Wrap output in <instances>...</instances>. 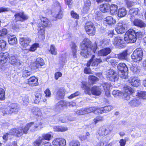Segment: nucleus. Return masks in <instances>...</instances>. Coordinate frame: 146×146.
<instances>
[{
	"label": "nucleus",
	"instance_id": "nucleus-1",
	"mask_svg": "<svg viewBox=\"0 0 146 146\" xmlns=\"http://www.w3.org/2000/svg\"><path fill=\"white\" fill-rule=\"evenodd\" d=\"M99 42L96 43L95 46H92L91 42L88 38H85L81 43V48L82 51L80 53L81 56L85 58H88L92 52L95 53L97 48V45L101 46L102 44L107 45L110 42L109 39H101Z\"/></svg>",
	"mask_w": 146,
	"mask_h": 146
},
{
	"label": "nucleus",
	"instance_id": "nucleus-27",
	"mask_svg": "<svg viewBox=\"0 0 146 146\" xmlns=\"http://www.w3.org/2000/svg\"><path fill=\"white\" fill-rule=\"evenodd\" d=\"M111 49L109 48H107L100 50L98 52V55L100 56H106L111 52Z\"/></svg>",
	"mask_w": 146,
	"mask_h": 146
},
{
	"label": "nucleus",
	"instance_id": "nucleus-4",
	"mask_svg": "<svg viewBox=\"0 0 146 146\" xmlns=\"http://www.w3.org/2000/svg\"><path fill=\"white\" fill-rule=\"evenodd\" d=\"M36 126H35V123L32 122L28 123L24 127H19L17 128L18 130L19 135L21 136L23 133L26 134L29 129L31 131H34L36 129Z\"/></svg>",
	"mask_w": 146,
	"mask_h": 146
},
{
	"label": "nucleus",
	"instance_id": "nucleus-36",
	"mask_svg": "<svg viewBox=\"0 0 146 146\" xmlns=\"http://www.w3.org/2000/svg\"><path fill=\"white\" fill-rule=\"evenodd\" d=\"M9 43L13 45L16 44L17 42V40L16 37L14 36H9L8 37Z\"/></svg>",
	"mask_w": 146,
	"mask_h": 146
},
{
	"label": "nucleus",
	"instance_id": "nucleus-59",
	"mask_svg": "<svg viewBox=\"0 0 146 146\" xmlns=\"http://www.w3.org/2000/svg\"><path fill=\"white\" fill-rule=\"evenodd\" d=\"M125 1L128 7H131L134 5V3L130 0H125Z\"/></svg>",
	"mask_w": 146,
	"mask_h": 146
},
{
	"label": "nucleus",
	"instance_id": "nucleus-6",
	"mask_svg": "<svg viewBox=\"0 0 146 146\" xmlns=\"http://www.w3.org/2000/svg\"><path fill=\"white\" fill-rule=\"evenodd\" d=\"M143 52L140 48H137L133 52L131 56L132 59L135 62H138L142 60Z\"/></svg>",
	"mask_w": 146,
	"mask_h": 146
},
{
	"label": "nucleus",
	"instance_id": "nucleus-14",
	"mask_svg": "<svg viewBox=\"0 0 146 146\" xmlns=\"http://www.w3.org/2000/svg\"><path fill=\"white\" fill-rule=\"evenodd\" d=\"M18 132L17 128L13 129H11L8 133L4 135L3 137V139L6 141L8 138H10L11 136L12 135H15L17 137H20V136L18 134L19 133Z\"/></svg>",
	"mask_w": 146,
	"mask_h": 146
},
{
	"label": "nucleus",
	"instance_id": "nucleus-49",
	"mask_svg": "<svg viewBox=\"0 0 146 146\" xmlns=\"http://www.w3.org/2000/svg\"><path fill=\"white\" fill-rule=\"evenodd\" d=\"M5 99V91L2 88H0V100L3 101Z\"/></svg>",
	"mask_w": 146,
	"mask_h": 146
},
{
	"label": "nucleus",
	"instance_id": "nucleus-24",
	"mask_svg": "<svg viewBox=\"0 0 146 146\" xmlns=\"http://www.w3.org/2000/svg\"><path fill=\"white\" fill-rule=\"evenodd\" d=\"M103 23L104 24H108L109 25H112L115 23L116 21L112 17L108 16L104 19Z\"/></svg>",
	"mask_w": 146,
	"mask_h": 146
},
{
	"label": "nucleus",
	"instance_id": "nucleus-18",
	"mask_svg": "<svg viewBox=\"0 0 146 146\" xmlns=\"http://www.w3.org/2000/svg\"><path fill=\"white\" fill-rule=\"evenodd\" d=\"M54 146H65L66 145V140L63 138L55 139L52 141Z\"/></svg>",
	"mask_w": 146,
	"mask_h": 146
},
{
	"label": "nucleus",
	"instance_id": "nucleus-12",
	"mask_svg": "<svg viewBox=\"0 0 146 146\" xmlns=\"http://www.w3.org/2000/svg\"><path fill=\"white\" fill-rule=\"evenodd\" d=\"M133 89L127 86H124L122 91L124 99L126 100H129L130 98V95L133 93Z\"/></svg>",
	"mask_w": 146,
	"mask_h": 146
},
{
	"label": "nucleus",
	"instance_id": "nucleus-29",
	"mask_svg": "<svg viewBox=\"0 0 146 146\" xmlns=\"http://www.w3.org/2000/svg\"><path fill=\"white\" fill-rule=\"evenodd\" d=\"M68 106V102L66 101H61L58 102L56 106V110H58L64 107Z\"/></svg>",
	"mask_w": 146,
	"mask_h": 146
},
{
	"label": "nucleus",
	"instance_id": "nucleus-61",
	"mask_svg": "<svg viewBox=\"0 0 146 146\" xmlns=\"http://www.w3.org/2000/svg\"><path fill=\"white\" fill-rule=\"evenodd\" d=\"M121 72V74H119L121 77L124 78H127L128 74L127 71H124Z\"/></svg>",
	"mask_w": 146,
	"mask_h": 146
},
{
	"label": "nucleus",
	"instance_id": "nucleus-25",
	"mask_svg": "<svg viewBox=\"0 0 146 146\" xmlns=\"http://www.w3.org/2000/svg\"><path fill=\"white\" fill-rule=\"evenodd\" d=\"M111 86L110 83H105L103 84L100 86V87H103L104 88L105 92V94L108 97H109L110 95V88Z\"/></svg>",
	"mask_w": 146,
	"mask_h": 146
},
{
	"label": "nucleus",
	"instance_id": "nucleus-19",
	"mask_svg": "<svg viewBox=\"0 0 146 146\" xmlns=\"http://www.w3.org/2000/svg\"><path fill=\"white\" fill-rule=\"evenodd\" d=\"M128 81L131 84L134 86H138L140 84V80L135 76H132L129 79Z\"/></svg>",
	"mask_w": 146,
	"mask_h": 146
},
{
	"label": "nucleus",
	"instance_id": "nucleus-10",
	"mask_svg": "<svg viewBox=\"0 0 146 146\" xmlns=\"http://www.w3.org/2000/svg\"><path fill=\"white\" fill-rule=\"evenodd\" d=\"M9 58V54L7 52L0 53V69L2 70L5 68L4 65Z\"/></svg>",
	"mask_w": 146,
	"mask_h": 146
},
{
	"label": "nucleus",
	"instance_id": "nucleus-3",
	"mask_svg": "<svg viewBox=\"0 0 146 146\" xmlns=\"http://www.w3.org/2000/svg\"><path fill=\"white\" fill-rule=\"evenodd\" d=\"M82 88L84 91L85 93L90 95L92 94L93 95L99 96L101 93V89L99 87L94 86L90 89L87 82H82Z\"/></svg>",
	"mask_w": 146,
	"mask_h": 146
},
{
	"label": "nucleus",
	"instance_id": "nucleus-31",
	"mask_svg": "<svg viewBox=\"0 0 146 146\" xmlns=\"http://www.w3.org/2000/svg\"><path fill=\"white\" fill-rule=\"evenodd\" d=\"M110 5L108 3H106L100 5V10L103 12H107L110 10Z\"/></svg>",
	"mask_w": 146,
	"mask_h": 146
},
{
	"label": "nucleus",
	"instance_id": "nucleus-35",
	"mask_svg": "<svg viewBox=\"0 0 146 146\" xmlns=\"http://www.w3.org/2000/svg\"><path fill=\"white\" fill-rule=\"evenodd\" d=\"M140 67L137 65H133L131 67V70L134 73L137 74L140 71Z\"/></svg>",
	"mask_w": 146,
	"mask_h": 146
},
{
	"label": "nucleus",
	"instance_id": "nucleus-7",
	"mask_svg": "<svg viewBox=\"0 0 146 146\" xmlns=\"http://www.w3.org/2000/svg\"><path fill=\"white\" fill-rule=\"evenodd\" d=\"M85 30L88 34L90 36L94 35L95 33V27L92 22L88 21L85 24Z\"/></svg>",
	"mask_w": 146,
	"mask_h": 146
},
{
	"label": "nucleus",
	"instance_id": "nucleus-8",
	"mask_svg": "<svg viewBox=\"0 0 146 146\" xmlns=\"http://www.w3.org/2000/svg\"><path fill=\"white\" fill-rule=\"evenodd\" d=\"M106 76L107 79L111 81H115L117 79L118 76L116 72L112 69L107 70Z\"/></svg>",
	"mask_w": 146,
	"mask_h": 146
},
{
	"label": "nucleus",
	"instance_id": "nucleus-2",
	"mask_svg": "<svg viewBox=\"0 0 146 146\" xmlns=\"http://www.w3.org/2000/svg\"><path fill=\"white\" fill-rule=\"evenodd\" d=\"M40 20L43 26L41 25L38 27V35L39 38L43 40L45 38V27L49 28L52 25L50 21L46 17H42Z\"/></svg>",
	"mask_w": 146,
	"mask_h": 146
},
{
	"label": "nucleus",
	"instance_id": "nucleus-56",
	"mask_svg": "<svg viewBox=\"0 0 146 146\" xmlns=\"http://www.w3.org/2000/svg\"><path fill=\"white\" fill-rule=\"evenodd\" d=\"M112 94L115 97H117L120 96L121 95V93L120 91L114 90L112 92Z\"/></svg>",
	"mask_w": 146,
	"mask_h": 146
},
{
	"label": "nucleus",
	"instance_id": "nucleus-39",
	"mask_svg": "<svg viewBox=\"0 0 146 146\" xmlns=\"http://www.w3.org/2000/svg\"><path fill=\"white\" fill-rule=\"evenodd\" d=\"M9 59L10 63L13 66L15 65L16 62L18 60L14 56H11L10 58L9 57Z\"/></svg>",
	"mask_w": 146,
	"mask_h": 146
},
{
	"label": "nucleus",
	"instance_id": "nucleus-50",
	"mask_svg": "<svg viewBox=\"0 0 146 146\" xmlns=\"http://www.w3.org/2000/svg\"><path fill=\"white\" fill-rule=\"evenodd\" d=\"M127 54V51H124L118 55V58L121 60L124 59L126 58Z\"/></svg>",
	"mask_w": 146,
	"mask_h": 146
},
{
	"label": "nucleus",
	"instance_id": "nucleus-51",
	"mask_svg": "<svg viewBox=\"0 0 146 146\" xmlns=\"http://www.w3.org/2000/svg\"><path fill=\"white\" fill-rule=\"evenodd\" d=\"M23 63L22 61L18 59L15 66H17L19 69H20L23 67Z\"/></svg>",
	"mask_w": 146,
	"mask_h": 146
},
{
	"label": "nucleus",
	"instance_id": "nucleus-47",
	"mask_svg": "<svg viewBox=\"0 0 146 146\" xmlns=\"http://www.w3.org/2000/svg\"><path fill=\"white\" fill-rule=\"evenodd\" d=\"M70 146H80V143L77 140H72L69 143Z\"/></svg>",
	"mask_w": 146,
	"mask_h": 146
},
{
	"label": "nucleus",
	"instance_id": "nucleus-52",
	"mask_svg": "<svg viewBox=\"0 0 146 146\" xmlns=\"http://www.w3.org/2000/svg\"><path fill=\"white\" fill-rule=\"evenodd\" d=\"M104 120V118L103 116H98L96 117L94 119V121L95 124L97 123L100 121H103Z\"/></svg>",
	"mask_w": 146,
	"mask_h": 146
},
{
	"label": "nucleus",
	"instance_id": "nucleus-60",
	"mask_svg": "<svg viewBox=\"0 0 146 146\" xmlns=\"http://www.w3.org/2000/svg\"><path fill=\"white\" fill-rule=\"evenodd\" d=\"M7 30L6 29H3L0 31V36H3L7 35Z\"/></svg>",
	"mask_w": 146,
	"mask_h": 146
},
{
	"label": "nucleus",
	"instance_id": "nucleus-45",
	"mask_svg": "<svg viewBox=\"0 0 146 146\" xmlns=\"http://www.w3.org/2000/svg\"><path fill=\"white\" fill-rule=\"evenodd\" d=\"M88 78L91 82V84H93L95 82L98 80V79L94 76L90 75Z\"/></svg>",
	"mask_w": 146,
	"mask_h": 146
},
{
	"label": "nucleus",
	"instance_id": "nucleus-15",
	"mask_svg": "<svg viewBox=\"0 0 146 146\" xmlns=\"http://www.w3.org/2000/svg\"><path fill=\"white\" fill-rule=\"evenodd\" d=\"M102 61L100 58H95V56L93 55L91 59L86 64V66L89 67L91 65L92 66H97Z\"/></svg>",
	"mask_w": 146,
	"mask_h": 146
},
{
	"label": "nucleus",
	"instance_id": "nucleus-11",
	"mask_svg": "<svg viewBox=\"0 0 146 146\" xmlns=\"http://www.w3.org/2000/svg\"><path fill=\"white\" fill-rule=\"evenodd\" d=\"M20 110L19 106L16 103L11 104L5 110L6 114H11L13 113H16Z\"/></svg>",
	"mask_w": 146,
	"mask_h": 146
},
{
	"label": "nucleus",
	"instance_id": "nucleus-22",
	"mask_svg": "<svg viewBox=\"0 0 146 146\" xmlns=\"http://www.w3.org/2000/svg\"><path fill=\"white\" fill-rule=\"evenodd\" d=\"M125 25L122 23H119L117 24L115 31L118 33H123L125 31Z\"/></svg>",
	"mask_w": 146,
	"mask_h": 146
},
{
	"label": "nucleus",
	"instance_id": "nucleus-34",
	"mask_svg": "<svg viewBox=\"0 0 146 146\" xmlns=\"http://www.w3.org/2000/svg\"><path fill=\"white\" fill-rule=\"evenodd\" d=\"M110 13L112 15L115 14L117 13V6L115 4H112L110 5Z\"/></svg>",
	"mask_w": 146,
	"mask_h": 146
},
{
	"label": "nucleus",
	"instance_id": "nucleus-58",
	"mask_svg": "<svg viewBox=\"0 0 146 146\" xmlns=\"http://www.w3.org/2000/svg\"><path fill=\"white\" fill-rule=\"evenodd\" d=\"M44 141L43 139H39L37 140L34 142V146H39L40 143L43 142Z\"/></svg>",
	"mask_w": 146,
	"mask_h": 146
},
{
	"label": "nucleus",
	"instance_id": "nucleus-38",
	"mask_svg": "<svg viewBox=\"0 0 146 146\" xmlns=\"http://www.w3.org/2000/svg\"><path fill=\"white\" fill-rule=\"evenodd\" d=\"M39 47V44L38 43H35L32 44L29 49V51L33 52L36 50L37 48Z\"/></svg>",
	"mask_w": 146,
	"mask_h": 146
},
{
	"label": "nucleus",
	"instance_id": "nucleus-54",
	"mask_svg": "<svg viewBox=\"0 0 146 146\" xmlns=\"http://www.w3.org/2000/svg\"><path fill=\"white\" fill-rule=\"evenodd\" d=\"M104 107L101 108H97L96 107V109L94 111V113L97 114L98 113H104Z\"/></svg>",
	"mask_w": 146,
	"mask_h": 146
},
{
	"label": "nucleus",
	"instance_id": "nucleus-53",
	"mask_svg": "<svg viewBox=\"0 0 146 146\" xmlns=\"http://www.w3.org/2000/svg\"><path fill=\"white\" fill-rule=\"evenodd\" d=\"M104 111L105 113H107L113 109V107L111 106H108L104 107Z\"/></svg>",
	"mask_w": 146,
	"mask_h": 146
},
{
	"label": "nucleus",
	"instance_id": "nucleus-63",
	"mask_svg": "<svg viewBox=\"0 0 146 146\" xmlns=\"http://www.w3.org/2000/svg\"><path fill=\"white\" fill-rule=\"evenodd\" d=\"M84 108H83L77 111L76 113L78 115H81L86 114Z\"/></svg>",
	"mask_w": 146,
	"mask_h": 146
},
{
	"label": "nucleus",
	"instance_id": "nucleus-13",
	"mask_svg": "<svg viewBox=\"0 0 146 146\" xmlns=\"http://www.w3.org/2000/svg\"><path fill=\"white\" fill-rule=\"evenodd\" d=\"M31 40L28 37L21 38L19 40L20 44L23 49L25 50L29 45Z\"/></svg>",
	"mask_w": 146,
	"mask_h": 146
},
{
	"label": "nucleus",
	"instance_id": "nucleus-62",
	"mask_svg": "<svg viewBox=\"0 0 146 146\" xmlns=\"http://www.w3.org/2000/svg\"><path fill=\"white\" fill-rule=\"evenodd\" d=\"M71 14L72 17L76 19H78L79 18V15L74 11H72L71 13Z\"/></svg>",
	"mask_w": 146,
	"mask_h": 146
},
{
	"label": "nucleus",
	"instance_id": "nucleus-64",
	"mask_svg": "<svg viewBox=\"0 0 146 146\" xmlns=\"http://www.w3.org/2000/svg\"><path fill=\"white\" fill-rule=\"evenodd\" d=\"M23 104L24 105H27L29 103V99L27 96H26L23 99Z\"/></svg>",
	"mask_w": 146,
	"mask_h": 146
},
{
	"label": "nucleus",
	"instance_id": "nucleus-37",
	"mask_svg": "<svg viewBox=\"0 0 146 146\" xmlns=\"http://www.w3.org/2000/svg\"><path fill=\"white\" fill-rule=\"evenodd\" d=\"M49 51L52 54L56 55L57 54V49L56 48L55 46L53 44H52L50 46V50Z\"/></svg>",
	"mask_w": 146,
	"mask_h": 146
},
{
	"label": "nucleus",
	"instance_id": "nucleus-48",
	"mask_svg": "<svg viewBox=\"0 0 146 146\" xmlns=\"http://www.w3.org/2000/svg\"><path fill=\"white\" fill-rule=\"evenodd\" d=\"M106 61L110 63L113 66H115L117 65L118 62L115 60L114 59H107Z\"/></svg>",
	"mask_w": 146,
	"mask_h": 146
},
{
	"label": "nucleus",
	"instance_id": "nucleus-20",
	"mask_svg": "<svg viewBox=\"0 0 146 146\" xmlns=\"http://www.w3.org/2000/svg\"><path fill=\"white\" fill-rule=\"evenodd\" d=\"M129 105L132 107H138L141 104L140 98L137 96L133 99L129 103Z\"/></svg>",
	"mask_w": 146,
	"mask_h": 146
},
{
	"label": "nucleus",
	"instance_id": "nucleus-57",
	"mask_svg": "<svg viewBox=\"0 0 146 146\" xmlns=\"http://www.w3.org/2000/svg\"><path fill=\"white\" fill-rule=\"evenodd\" d=\"M32 73V72L25 70L23 71V76L24 77H27L30 76Z\"/></svg>",
	"mask_w": 146,
	"mask_h": 146
},
{
	"label": "nucleus",
	"instance_id": "nucleus-41",
	"mask_svg": "<svg viewBox=\"0 0 146 146\" xmlns=\"http://www.w3.org/2000/svg\"><path fill=\"white\" fill-rule=\"evenodd\" d=\"M138 97H140L144 100H146V92L141 91L138 92L136 95Z\"/></svg>",
	"mask_w": 146,
	"mask_h": 146
},
{
	"label": "nucleus",
	"instance_id": "nucleus-42",
	"mask_svg": "<svg viewBox=\"0 0 146 146\" xmlns=\"http://www.w3.org/2000/svg\"><path fill=\"white\" fill-rule=\"evenodd\" d=\"M42 138L41 139H43L44 140H46L48 141H49L51 139V137L52 136L50 133H49L47 134H44L42 135Z\"/></svg>",
	"mask_w": 146,
	"mask_h": 146
},
{
	"label": "nucleus",
	"instance_id": "nucleus-43",
	"mask_svg": "<svg viewBox=\"0 0 146 146\" xmlns=\"http://www.w3.org/2000/svg\"><path fill=\"white\" fill-rule=\"evenodd\" d=\"M84 109L86 114L92 112H93L94 113V111L96 109V107H87Z\"/></svg>",
	"mask_w": 146,
	"mask_h": 146
},
{
	"label": "nucleus",
	"instance_id": "nucleus-55",
	"mask_svg": "<svg viewBox=\"0 0 146 146\" xmlns=\"http://www.w3.org/2000/svg\"><path fill=\"white\" fill-rule=\"evenodd\" d=\"M80 94V92L79 91H77L74 93L72 94L70 96H68V98L69 99H71L79 96Z\"/></svg>",
	"mask_w": 146,
	"mask_h": 146
},
{
	"label": "nucleus",
	"instance_id": "nucleus-44",
	"mask_svg": "<svg viewBox=\"0 0 146 146\" xmlns=\"http://www.w3.org/2000/svg\"><path fill=\"white\" fill-rule=\"evenodd\" d=\"M41 94L39 93H37L35 96V98L34 100V103L35 104H38L40 101L41 98Z\"/></svg>",
	"mask_w": 146,
	"mask_h": 146
},
{
	"label": "nucleus",
	"instance_id": "nucleus-28",
	"mask_svg": "<svg viewBox=\"0 0 146 146\" xmlns=\"http://www.w3.org/2000/svg\"><path fill=\"white\" fill-rule=\"evenodd\" d=\"M129 13L131 18L133 17L139 15L140 14V11L138 8H133L129 10Z\"/></svg>",
	"mask_w": 146,
	"mask_h": 146
},
{
	"label": "nucleus",
	"instance_id": "nucleus-9",
	"mask_svg": "<svg viewBox=\"0 0 146 146\" xmlns=\"http://www.w3.org/2000/svg\"><path fill=\"white\" fill-rule=\"evenodd\" d=\"M113 129L111 126H110L109 127L105 128L102 127L98 131V135L100 137H98L99 139H101V138L107 135L110 133L112 130Z\"/></svg>",
	"mask_w": 146,
	"mask_h": 146
},
{
	"label": "nucleus",
	"instance_id": "nucleus-26",
	"mask_svg": "<svg viewBox=\"0 0 146 146\" xmlns=\"http://www.w3.org/2000/svg\"><path fill=\"white\" fill-rule=\"evenodd\" d=\"M28 84L30 86H35L38 85V79L35 77H31L28 80Z\"/></svg>",
	"mask_w": 146,
	"mask_h": 146
},
{
	"label": "nucleus",
	"instance_id": "nucleus-32",
	"mask_svg": "<svg viewBox=\"0 0 146 146\" xmlns=\"http://www.w3.org/2000/svg\"><path fill=\"white\" fill-rule=\"evenodd\" d=\"M118 69L120 72L128 71V69L125 64L124 63H119L117 66Z\"/></svg>",
	"mask_w": 146,
	"mask_h": 146
},
{
	"label": "nucleus",
	"instance_id": "nucleus-33",
	"mask_svg": "<svg viewBox=\"0 0 146 146\" xmlns=\"http://www.w3.org/2000/svg\"><path fill=\"white\" fill-rule=\"evenodd\" d=\"M127 13V11L125 8H121L118 9L117 15L119 17H122L125 16Z\"/></svg>",
	"mask_w": 146,
	"mask_h": 146
},
{
	"label": "nucleus",
	"instance_id": "nucleus-46",
	"mask_svg": "<svg viewBox=\"0 0 146 146\" xmlns=\"http://www.w3.org/2000/svg\"><path fill=\"white\" fill-rule=\"evenodd\" d=\"M64 96V94L63 92L61 90H59L57 94L56 98L59 100L63 98Z\"/></svg>",
	"mask_w": 146,
	"mask_h": 146
},
{
	"label": "nucleus",
	"instance_id": "nucleus-5",
	"mask_svg": "<svg viewBox=\"0 0 146 146\" xmlns=\"http://www.w3.org/2000/svg\"><path fill=\"white\" fill-rule=\"evenodd\" d=\"M135 31L132 29H130L126 33L124 38V40L126 42L134 43L136 40Z\"/></svg>",
	"mask_w": 146,
	"mask_h": 146
},
{
	"label": "nucleus",
	"instance_id": "nucleus-17",
	"mask_svg": "<svg viewBox=\"0 0 146 146\" xmlns=\"http://www.w3.org/2000/svg\"><path fill=\"white\" fill-rule=\"evenodd\" d=\"M131 20L133 24L134 25L141 28H144L146 26V24L142 20L139 19H135L134 20L131 18Z\"/></svg>",
	"mask_w": 146,
	"mask_h": 146
},
{
	"label": "nucleus",
	"instance_id": "nucleus-21",
	"mask_svg": "<svg viewBox=\"0 0 146 146\" xmlns=\"http://www.w3.org/2000/svg\"><path fill=\"white\" fill-rule=\"evenodd\" d=\"M113 44L117 47H118L124 43L123 38L119 36L115 37L113 41Z\"/></svg>",
	"mask_w": 146,
	"mask_h": 146
},
{
	"label": "nucleus",
	"instance_id": "nucleus-30",
	"mask_svg": "<svg viewBox=\"0 0 146 146\" xmlns=\"http://www.w3.org/2000/svg\"><path fill=\"white\" fill-rule=\"evenodd\" d=\"M32 112L33 114L37 117L41 116L42 113L40 109L38 108L34 107L32 110Z\"/></svg>",
	"mask_w": 146,
	"mask_h": 146
},
{
	"label": "nucleus",
	"instance_id": "nucleus-16",
	"mask_svg": "<svg viewBox=\"0 0 146 146\" xmlns=\"http://www.w3.org/2000/svg\"><path fill=\"white\" fill-rule=\"evenodd\" d=\"M15 17V22L18 21H23L27 19L28 16L26 15L23 12L17 13L14 15Z\"/></svg>",
	"mask_w": 146,
	"mask_h": 146
},
{
	"label": "nucleus",
	"instance_id": "nucleus-23",
	"mask_svg": "<svg viewBox=\"0 0 146 146\" xmlns=\"http://www.w3.org/2000/svg\"><path fill=\"white\" fill-rule=\"evenodd\" d=\"M70 46L72 54L74 58H76L77 57V46L75 43L72 42H71Z\"/></svg>",
	"mask_w": 146,
	"mask_h": 146
},
{
	"label": "nucleus",
	"instance_id": "nucleus-40",
	"mask_svg": "<svg viewBox=\"0 0 146 146\" xmlns=\"http://www.w3.org/2000/svg\"><path fill=\"white\" fill-rule=\"evenodd\" d=\"M6 42L2 40H0V50H4L6 48Z\"/></svg>",
	"mask_w": 146,
	"mask_h": 146
}]
</instances>
